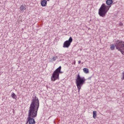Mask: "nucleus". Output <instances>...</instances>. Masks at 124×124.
Here are the masks:
<instances>
[{"label": "nucleus", "instance_id": "nucleus-1", "mask_svg": "<svg viewBox=\"0 0 124 124\" xmlns=\"http://www.w3.org/2000/svg\"><path fill=\"white\" fill-rule=\"evenodd\" d=\"M39 108V100L36 96L32 97L31 103L28 111V116L26 124H35L34 118L37 117V112Z\"/></svg>", "mask_w": 124, "mask_h": 124}, {"label": "nucleus", "instance_id": "nucleus-2", "mask_svg": "<svg viewBox=\"0 0 124 124\" xmlns=\"http://www.w3.org/2000/svg\"><path fill=\"white\" fill-rule=\"evenodd\" d=\"M86 82V78L85 77H81L80 74H78L76 79V84L78 90V93H80L81 88L83 86V85L85 84Z\"/></svg>", "mask_w": 124, "mask_h": 124}, {"label": "nucleus", "instance_id": "nucleus-3", "mask_svg": "<svg viewBox=\"0 0 124 124\" xmlns=\"http://www.w3.org/2000/svg\"><path fill=\"white\" fill-rule=\"evenodd\" d=\"M108 11L109 6H106L105 3H103L99 9L98 14L100 17H104Z\"/></svg>", "mask_w": 124, "mask_h": 124}, {"label": "nucleus", "instance_id": "nucleus-4", "mask_svg": "<svg viewBox=\"0 0 124 124\" xmlns=\"http://www.w3.org/2000/svg\"><path fill=\"white\" fill-rule=\"evenodd\" d=\"M61 70H62V66H60L54 71L51 76V80L52 81H55L59 79L60 74L62 73Z\"/></svg>", "mask_w": 124, "mask_h": 124}, {"label": "nucleus", "instance_id": "nucleus-5", "mask_svg": "<svg viewBox=\"0 0 124 124\" xmlns=\"http://www.w3.org/2000/svg\"><path fill=\"white\" fill-rule=\"evenodd\" d=\"M115 46L117 50H119V51H121V50L124 49V42L118 40L117 41H116L115 44Z\"/></svg>", "mask_w": 124, "mask_h": 124}, {"label": "nucleus", "instance_id": "nucleus-6", "mask_svg": "<svg viewBox=\"0 0 124 124\" xmlns=\"http://www.w3.org/2000/svg\"><path fill=\"white\" fill-rule=\"evenodd\" d=\"M73 41V39L72 37H70L68 40L65 41L63 45V48H68L70 45H71V43Z\"/></svg>", "mask_w": 124, "mask_h": 124}, {"label": "nucleus", "instance_id": "nucleus-7", "mask_svg": "<svg viewBox=\"0 0 124 124\" xmlns=\"http://www.w3.org/2000/svg\"><path fill=\"white\" fill-rule=\"evenodd\" d=\"M27 9V6L24 5H21L20 6L19 9H20V12H24V10H26Z\"/></svg>", "mask_w": 124, "mask_h": 124}, {"label": "nucleus", "instance_id": "nucleus-8", "mask_svg": "<svg viewBox=\"0 0 124 124\" xmlns=\"http://www.w3.org/2000/svg\"><path fill=\"white\" fill-rule=\"evenodd\" d=\"M41 5H42V6H46V5H47V0H41Z\"/></svg>", "mask_w": 124, "mask_h": 124}, {"label": "nucleus", "instance_id": "nucleus-9", "mask_svg": "<svg viewBox=\"0 0 124 124\" xmlns=\"http://www.w3.org/2000/svg\"><path fill=\"white\" fill-rule=\"evenodd\" d=\"M83 72L84 73H86V74H88L90 72L89 71V69L87 68H84L83 69Z\"/></svg>", "mask_w": 124, "mask_h": 124}, {"label": "nucleus", "instance_id": "nucleus-10", "mask_svg": "<svg viewBox=\"0 0 124 124\" xmlns=\"http://www.w3.org/2000/svg\"><path fill=\"white\" fill-rule=\"evenodd\" d=\"M11 97H12V98H13L14 99H16V98H17V95H16V94H15L14 93H13L11 95Z\"/></svg>", "mask_w": 124, "mask_h": 124}, {"label": "nucleus", "instance_id": "nucleus-11", "mask_svg": "<svg viewBox=\"0 0 124 124\" xmlns=\"http://www.w3.org/2000/svg\"><path fill=\"white\" fill-rule=\"evenodd\" d=\"M96 111H93V119H96Z\"/></svg>", "mask_w": 124, "mask_h": 124}, {"label": "nucleus", "instance_id": "nucleus-12", "mask_svg": "<svg viewBox=\"0 0 124 124\" xmlns=\"http://www.w3.org/2000/svg\"><path fill=\"white\" fill-rule=\"evenodd\" d=\"M57 60H58V56L53 57L51 59L52 62H55V61H56Z\"/></svg>", "mask_w": 124, "mask_h": 124}, {"label": "nucleus", "instance_id": "nucleus-13", "mask_svg": "<svg viewBox=\"0 0 124 124\" xmlns=\"http://www.w3.org/2000/svg\"><path fill=\"white\" fill-rule=\"evenodd\" d=\"M113 3V0H109V8L111 7V5Z\"/></svg>", "mask_w": 124, "mask_h": 124}, {"label": "nucleus", "instance_id": "nucleus-14", "mask_svg": "<svg viewBox=\"0 0 124 124\" xmlns=\"http://www.w3.org/2000/svg\"><path fill=\"white\" fill-rule=\"evenodd\" d=\"M110 49L111 50H114V49H115V46H114V45H111L110 46Z\"/></svg>", "mask_w": 124, "mask_h": 124}, {"label": "nucleus", "instance_id": "nucleus-15", "mask_svg": "<svg viewBox=\"0 0 124 124\" xmlns=\"http://www.w3.org/2000/svg\"><path fill=\"white\" fill-rule=\"evenodd\" d=\"M106 4H107V5H109V0H107Z\"/></svg>", "mask_w": 124, "mask_h": 124}, {"label": "nucleus", "instance_id": "nucleus-16", "mask_svg": "<svg viewBox=\"0 0 124 124\" xmlns=\"http://www.w3.org/2000/svg\"><path fill=\"white\" fill-rule=\"evenodd\" d=\"M120 51L121 52V53L122 54V55H124V51H123L122 50H121Z\"/></svg>", "mask_w": 124, "mask_h": 124}, {"label": "nucleus", "instance_id": "nucleus-17", "mask_svg": "<svg viewBox=\"0 0 124 124\" xmlns=\"http://www.w3.org/2000/svg\"><path fill=\"white\" fill-rule=\"evenodd\" d=\"M119 25H120V26H123V23L120 22Z\"/></svg>", "mask_w": 124, "mask_h": 124}, {"label": "nucleus", "instance_id": "nucleus-18", "mask_svg": "<svg viewBox=\"0 0 124 124\" xmlns=\"http://www.w3.org/2000/svg\"><path fill=\"white\" fill-rule=\"evenodd\" d=\"M78 62V64H80V63H81V61H79Z\"/></svg>", "mask_w": 124, "mask_h": 124}, {"label": "nucleus", "instance_id": "nucleus-19", "mask_svg": "<svg viewBox=\"0 0 124 124\" xmlns=\"http://www.w3.org/2000/svg\"><path fill=\"white\" fill-rule=\"evenodd\" d=\"M74 64H76V61H75Z\"/></svg>", "mask_w": 124, "mask_h": 124}, {"label": "nucleus", "instance_id": "nucleus-20", "mask_svg": "<svg viewBox=\"0 0 124 124\" xmlns=\"http://www.w3.org/2000/svg\"><path fill=\"white\" fill-rule=\"evenodd\" d=\"M50 0H47V1H49Z\"/></svg>", "mask_w": 124, "mask_h": 124}]
</instances>
